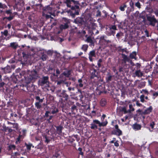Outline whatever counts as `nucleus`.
Masks as SVG:
<instances>
[{
	"label": "nucleus",
	"mask_w": 158,
	"mask_h": 158,
	"mask_svg": "<svg viewBox=\"0 0 158 158\" xmlns=\"http://www.w3.org/2000/svg\"><path fill=\"white\" fill-rule=\"evenodd\" d=\"M38 77L35 70L28 73L25 71L13 73L11 76L10 86L15 90L20 89L27 92H33L36 86L33 84H30L31 81H35Z\"/></svg>",
	"instance_id": "f257e3e1"
},
{
	"label": "nucleus",
	"mask_w": 158,
	"mask_h": 158,
	"mask_svg": "<svg viewBox=\"0 0 158 158\" xmlns=\"http://www.w3.org/2000/svg\"><path fill=\"white\" fill-rule=\"evenodd\" d=\"M60 106L62 108V111L63 112L69 110L71 111L69 113L75 114L77 112V107L74 104L73 102L70 100L68 101L67 103H61Z\"/></svg>",
	"instance_id": "f03ea898"
},
{
	"label": "nucleus",
	"mask_w": 158,
	"mask_h": 158,
	"mask_svg": "<svg viewBox=\"0 0 158 158\" xmlns=\"http://www.w3.org/2000/svg\"><path fill=\"white\" fill-rule=\"evenodd\" d=\"M90 73L91 79H98L100 77L99 69L97 66H95L94 64H93L92 67L90 68Z\"/></svg>",
	"instance_id": "7ed1b4c3"
},
{
	"label": "nucleus",
	"mask_w": 158,
	"mask_h": 158,
	"mask_svg": "<svg viewBox=\"0 0 158 158\" xmlns=\"http://www.w3.org/2000/svg\"><path fill=\"white\" fill-rule=\"evenodd\" d=\"M152 10L149 8L147 7L145 10L143 11L139 15V17L143 19V21H146V18H147V17L152 12Z\"/></svg>",
	"instance_id": "20e7f679"
},
{
	"label": "nucleus",
	"mask_w": 158,
	"mask_h": 158,
	"mask_svg": "<svg viewBox=\"0 0 158 158\" xmlns=\"http://www.w3.org/2000/svg\"><path fill=\"white\" fill-rule=\"evenodd\" d=\"M39 85L41 86H45V87H49V77L48 76H43L38 82Z\"/></svg>",
	"instance_id": "39448f33"
},
{
	"label": "nucleus",
	"mask_w": 158,
	"mask_h": 158,
	"mask_svg": "<svg viewBox=\"0 0 158 158\" xmlns=\"http://www.w3.org/2000/svg\"><path fill=\"white\" fill-rule=\"evenodd\" d=\"M35 98L36 100V102L35 104V107L37 109H41L42 107V104L43 102L44 98L40 99L39 96H35Z\"/></svg>",
	"instance_id": "423d86ee"
},
{
	"label": "nucleus",
	"mask_w": 158,
	"mask_h": 158,
	"mask_svg": "<svg viewBox=\"0 0 158 158\" xmlns=\"http://www.w3.org/2000/svg\"><path fill=\"white\" fill-rule=\"evenodd\" d=\"M66 91L65 90H63L60 93V94L59 95L60 97H61V102H63V103H67V102L69 98V96L66 93Z\"/></svg>",
	"instance_id": "0eeeda50"
},
{
	"label": "nucleus",
	"mask_w": 158,
	"mask_h": 158,
	"mask_svg": "<svg viewBox=\"0 0 158 158\" xmlns=\"http://www.w3.org/2000/svg\"><path fill=\"white\" fill-rule=\"evenodd\" d=\"M107 37L106 36L102 35L99 38V43L100 45H107L109 43H111V40L107 39Z\"/></svg>",
	"instance_id": "6e6552de"
},
{
	"label": "nucleus",
	"mask_w": 158,
	"mask_h": 158,
	"mask_svg": "<svg viewBox=\"0 0 158 158\" xmlns=\"http://www.w3.org/2000/svg\"><path fill=\"white\" fill-rule=\"evenodd\" d=\"M147 19L150 22V24L152 26H155L156 23L157 22V21L155 18L154 15H152L151 13L150 15L147 17Z\"/></svg>",
	"instance_id": "1a4fd4ad"
},
{
	"label": "nucleus",
	"mask_w": 158,
	"mask_h": 158,
	"mask_svg": "<svg viewBox=\"0 0 158 158\" xmlns=\"http://www.w3.org/2000/svg\"><path fill=\"white\" fill-rule=\"evenodd\" d=\"M76 88L77 89V91L80 93H81V89L84 88V85L83 84V81L82 79H79L77 83L75 85Z\"/></svg>",
	"instance_id": "9d476101"
},
{
	"label": "nucleus",
	"mask_w": 158,
	"mask_h": 158,
	"mask_svg": "<svg viewBox=\"0 0 158 158\" xmlns=\"http://www.w3.org/2000/svg\"><path fill=\"white\" fill-rule=\"evenodd\" d=\"M5 13L7 15H9L10 16L9 17H3L2 18L3 20H5L6 19L8 21H10L14 18L15 15H13L11 10H6L5 11Z\"/></svg>",
	"instance_id": "9b49d317"
},
{
	"label": "nucleus",
	"mask_w": 158,
	"mask_h": 158,
	"mask_svg": "<svg viewBox=\"0 0 158 158\" xmlns=\"http://www.w3.org/2000/svg\"><path fill=\"white\" fill-rule=\"evenodd\" d=\"M99 121L97 119L94 120L92 123L90 124V128L92 130H96L98 128V125L99 127Z\"/></svg>",
	"instance_id": "f8f14e48"
},
{
	"label": "nucleus",
	"mask_w": 158,
	"mask_h": 158,
	"mask_svg": "<svg viewBox=\"0 0 158 158\" xmlns=\"http://www.w3.org/2000/svg\"><path fill=\"white\" fill-rule=\"evenodd\" d=\"M78 136L77 135H73L71 137L70 136L68 139L69 142L71 143L73 147L76 146V143H73V142L75 141V139L73 138V137H74L77 139V141H78L79 140V139H78Z\"/></svg>",
	"instance_id": "ddd939ff"
},
{
	"label": "nucleus",
	"mask_w": 158,
	"mask_h": 158,
	"mask_svg": "<svg viewBox=\"0 0 158 158\" xmlns=\"http://www.w3.org/2000/svg\"><path fill=\"white\" fill-rule=\"evenodd\" d=\"M122 63L124 64H126L127 62H130L131 61L130 58L127 56L125 54L122 53Z\"/></svg>",
	"instance_id": "4468645a"
},
{
	"label": "nucleus",
	"mask_w": 158,
	"mask_h": 158,
	"mask_svg": "<svg viewBox=\"0 0 158 158\" xmlns=\"http://www.w3.org/2000/svg\"><path fill=\"white\" fill-rule=\"evenodd\" d=\"M1 70H2V71L5 74L10 73L11 72V69L10 66L9 65H7L4 68L2 67L1 68Z\"/></svg>",
	"instance_id": "2eb2a0df"
},
{
	"label": "nucleus",
	"mask_w": 158,
	"mask_h": 158,
	"mask_svg": "<svg viewBox=\"0 0 158 158\" xmlns=\"http://www.w3.org/2000/svg\"><path fill=\"white\" fill-rule=\"evenodd\" d=\"M111 134L113 135H115L119 136L122 135V132L119 128L113 130L111 131Z\"/></svg>",
	"instance_id": "dca6fc26"
},
{
	"label": "nucleus",
	"mask_w": 158,
	"mask_h": 158,
	"mask_svg": "<svg viewBox=\"0 0 158 158\" xmlns=\"http://www.w3.org/2000/svg\"><path fill=\"white\" fill-rule=\"evenodd\" d=\"M97 89L99 91L98 92L99 94H101L103 93L104 92L105 90L104 85L102 84L99 85L97 87Z\"/></svg>",
	"instance_id": "f3484780"
},
{
	"label": "nucleus",
	"mask_w": 158,
	"mask_h": 158,
	"mask_svg": "<svg viewBox=\"0 0 158 158\" xmlns=\"http://www.w3.org/2000/svg\"><path fill=\"white\" fill-rule=\"evenodd\" d=\"M71 70L66 69V70L64 72L60 75L61 77L63 75L64 76L66 77H69L71 74Z\"/></svg>",
	"instance_id": "a211bd4d"
},
{
	"label": "nucleus",
	"mask_w": 158,
	"mask_h": 158,
	"mask_svg": "<svg viewBox=\"0 0 158 158\" xmlns=\"http://www.w3.org/2000/svg\"><path fill=\"white\" fill-rule=\"evenodd\" d=\"M153 110V108L152 106H150L148 108L142 112V114L144 115L148 114L151 113Z\"/></svg>",
	"instance_id": "6ab92c4d"
},
{
	"label": "nucleus",
	"mask_w": 158,
	"mask_h": 158,
	"mask_svg": "<svg viewBox=\"0 0 158 158\" xmlns=\"http://www.w3.org/2000/svg\"><path fill=\"white\" fill-rule=\"evenodd\" d=\"M58 108L55 106H52L50 109V112L52 114H55L58 112Z\"/></svg>",
	"instance_id": "aec40b11"
},
{
	"label": "nucleus",
	"mask_w": 158,
	"mask_h": 158,
	"mask_svg": "<svg viewBox=\"0 0 158 158\" xmlns=\"http://www.w3.org/2000/svg\"><path fill=\"white\" fill-rule=\"evenodd\" d=\"M89 58L90 61L92 62L93 61V57H95L96 54L95 53V51L94 50H92L91 51L89 54Z\"/></svg>",
	"instance_id": "412c9836"
},
{
	"label": "nucleus",
	"mask_w": 158,
	"mask_h": 158,
	"mask_svg": "<svg viewBox=\"0 0 158 158\" xmlns=\"http://www.w3.org/2000/svg\"><path fill=\"white\" fill-rule=\"evenodd\" d=\"M74 22L76 24L81 25L83 22V19L82 18L78 17L74 20Z\"/></svg>",
	"instance_id": "4be33fe9"
},
{
	"label": "nucleus",
	"mask_w": 158,
	"mask_h": 158,
	"mask_svg": "<svg viewBox=\"0 0 158 158\" xmlns=\"http://www.w3.org/2000/svg\"><path fill=\"white\" fill-rule=\"evenodd\" d=\"M86 41L87 42L89 43V46H94V42L92 40L90 36H88L87 37Z\"/></svg>",
	"instance_id": "5701e85b"
},
{
	"label": "nucleus",
	"mask_w": 158,
	"mask_h": 158,
	"mask_svg": "<svg viewBox=\"0 0 158 158\" xmlns=\"http://www.w3.org/2000/svg\"><path fill=\"white\" fill-rule=\"evenodd\" d=\"M56 128V133L59 135H61L62 132V130L63 128V127L61 125H59L57 126H55Z\"/></svg>",
	"instance_id": "b1692460"
},
{
	"label": "nucleus",
	"mask_w": 158,
	"mask_h": 158,
	"mask_svg": "<svg viewBox=\"0 0 158 158\" xmlns=\"http://www.w3.org/2000/svg\"><path fill=\"white\" fill-rule=\"evenodd\" d=\"M137 52L135 51L131 53L129 55V58L131 59H134L136 60L137 58L136 57Z\"/></svg>",
	"instance_id": "393cba45"
},
{
	"label": "nucleus",
	"mask_w": 158,
	"mask_h": 158,
	"mask_svg": "<svg viewBox=\"0 0 158 158\" xmlns=\"http://www.w3.org/2000/svg\"><path fill=\"white\" fill-rule=\"evenodd\" d=\"M79 15V12L77 10H74L70 12V15L72 18H74L76 15Z\"/></svg>",
	"instance_id": "a878e982"
},
{
	"label": "nucleus",
	"mask_w": 158,
	"mask_h": 158,
	"mask_svg": "<svg viewBox=\"0 0 158 158\" xmlns=\"http://www.w3.org/2000/svg\"><path fill=\"white\" fill-rule=\"evenodd\" d=\"M107 103L106 100L104 98H102L100 102V105L102 107L105 106Z\"/></svg>",
	"instance_id": "bb28decb"
},
{
	"label": "nucleus",
	"mask_w": 158,
	"mask_h": 158,
	"mask_svg": "<svg viewBox=\"0 0 158 158\" xmlns=\"http://www.w3.org/2000/svg\"><path fill=\"white\" fill-rule=\"evenodd\" d=\"M141 126L136 123L134 124L132 126L133 129L136 130H139L141 128Z\"/></svg>",
	"instance_id": "cd10ccee"
},
{
	"label": "nucleus",
	"mask_w": 158,
	"mask_h": 158,
	"mask_svg": "<svg viewBox=\"0 0 158 158\" xmlns=\"http://www.w3.org/2000/svg\"><path fill=\"white\" fill-rule=\"evenodd\" d=\"M99 127H105L108 124V122L106 120L105 121L100 122L99 121Z\"/></svg>",
	"instance_id": "c85d7f7f"
},
{
	"label": "nucleus",
	"mask_w": 158,
	"mask_h": 158,
	"mask_svg": "<svg viewBox=\"0 0 158 158\" xmlns=\"http://www.w3.org/2000/svg\"><path fill=\"white\" fill-rule=\"evenodd\" d=\"M10 46L14 49H16L18 47V44L15 42H12L10 43Z\"/></svg>",
	"instance_id": "c756f323"
},
{
	"label": "nucleus",
	"mask_w": 158,
	"mask_h": 158,
	"mask_svg": "<svg viewBox=\"0 0 158 158\" xmlns=\"http://www.w3.org/2000/svg\"><path fill=\"white\" fill-rule=\"evenodd\" d=\"M135 73L136 76L138 77H142L143 76V73L140 70L136 71Z\"/></svg>",
	"instance_id": "7c9ffc66"
},
{
	"label": "nucleus",
	"mask_w": 158,
	"mask_h": 158,
	"mask_svg": "<svg viewBox=\"0 0 158 158\" xmlns=\"http://www.w3.org/2000/svg\"><path fill=\"white\" fill-rule=\"evenodd\" d=\"M69 27V25L67 23H65L64 25H61L60 26V28L62 29H65L68 28Z\"/></svg>",
	"instance_id": "2f4dec72"
},
{
	"label": "nucleus",
	"mask_w": 158,
	"mask_h": 158,
	"mask_svg": "<svg viewBox=\"0 0 158 158\" xmlns=\"http://www.w3.org/2000/svg\"><path fill=\"white\" fill-rule=\"evenodd\" d=\"M16 149V146L14 145L10 144L8 147V150L9 151H11L12 150H15Z\"/></svg>",
	"instance_id": "473e14b6"
},
{
	"label": "nucleus",
	"mask_w": 158,
	"mask_h": 158,
	"mask_svg": "<svg viewBox=\"0 0 158 158\" xmlns=\"http://www.w3.org/2000/svg\"><path fill=\"white\" fill-rule=\"evenodd\" d=\"M71 8L72 11L77 10L79 11V6L77 5H75L74 6H71Z\"/></svg>",
	"instance_id": "72a5a7b5"
},
{
	"label": "nucleus",
	"mask_w": 158,
	"mask_h": 158,
	"mask_svg": "<svg viewBox=\"0 0 158 158\" xmlns=\"http://www.w3.org/2000/svg\"><path fill=\"white\" fill-rule=\"evenodd\" d=\"M106 78V82H110L111 81L112 76L109 73L108 74Z\"/></svg>",
	"instance_id": "f704fd0d"
},
{
	"label": "nucleus",
	"mask_w": 158,
	"mask_h": 158,
	"mask_svg": "<svg viewBox=\"0 0 158 158\" xmlns=\"http://www.w3.org/2000/svg\"><path fill=\"white\" fill-rule=\"evenodd\" d=\"M77 31V27H75L74 28H72L71 29L70 33L73 34L75 33H78Z\"/></svg>",
	"instance_id": "c9c22d12"
},
{
	"label": "nucleus",
	"mask_w": 158,
	"mask_h": 158,
	"mask_svg": "<svg viewBox=\"0 0 158 158\" xmlns=\"http://www.w3.org/2000/svg\"><path fill=\"white\" fill-rule=\"evenodd\" d=\"M88 47V46L87 44L83 45L81 48V49L84 51L86 52L87 50Z\"/></svg>",
	"instance_id": "e433bc0d"
},
{
	"label": "nucleus",
	"mask_w": 158,
	"mask_h": 158,
	"mask_svg": "<svg viewBox=\"0 0 158 158\" xmlns=\"http://www.w3.org/2000/svg\"><path fill=\"white\" fill-rule=\"evenodd\" d=\"M25 145L27 149L28 150H30L31 149V146L32 145V144L31 143H29V144H27L26 143H25Z\"/></svg>",
	"instance_id": "4c0bfd02"
},
{
	"label": "nucleus",
	"mask_w": 158,
	"mask_h": 158,
	"mask_svg": "<svg viewBox=\"0 0 158 158\" xmlns=\"http://www.w3.org/2000/svg\"><path fill=\"white\" fill-rule=\"evenodd\" d=\"M45 142L47 143H48L51 141V139L49 137H47V136H45Z\"/></svg>",
	"instance_id": "58836bf2"
},
{
	"label": "nucleus",
	"mask_w": 158,
	"mask_h": 158,
	"mask_svg": "<svg viewBox=\"0 0 158 158\" xmlns=\"http://www.w3.org/2000/svg\"><path fill=\"white\" fill-rule=\"evenodd\" d=\"M109 28L110 30H117V27L115 25H111L109 27Z\"/></svg>",
	"instance_id": "ea45409f"
},
{
	"label": "nucleus",
	"mask_w": 158,
	"mask_h": 158,
	"mask_svg": "<svg viewBox=\"0 0 158 158\" xmlns=\"http://www.w3.org/2000/svg\"><path fill=\"white\" fill-rule=\"evenodd\" d=\"M129 109L128 110L129 113L134 110V109L133 108L132 104H129Z\"/></svg>",
	"instance_id": "a19ab883"
},
{
	"label": "nucleus",
	"mask_w": 158,
	"mask_h": 158,
	"mask_svg": "<svg viewBox=\"0 0 158 158\" xmlns=\"http://www.w3.org/2000/svg\"><path fill=\"white\" fill-rule=\"evenodd\" d=\"M12 125V127L15 128L16 130H17L18 129L19 125L18 123H13Z\"/></svg>",
	"instance_id": "79ce46f5"
},
{
	"label": "nucleus",
	"mask_w": 158,
	"mask_h": 158,
	"mask_svg": "<svg viewBox=\"0 0 158 158\" xmlns=\"http://www.w3.org/2000/svg\"><path fill=\"white\" fill-rule=\"evenodd\" d=\"M127 7V5L124 4L123 6H121L119 7L120 10L122 11H124L125 10L124 8Z\"/></svg>",
	"instance_id": "37998d69"
},
{
	"label": "nucleus",
	"mask_w": 158,
	"mask_h": 158,
	"mask_svg": "<svg viewBox=\"0 0 158 158\" xmlns=\"http://www.w3.org/2000/svg\"><path fill=\"white\" fill-rule=\"evenodd\" d=\"M117 50L118 52L123 53V48H122L121 47L119 46L117 48Z\"/></svg>",
	"instance_id": "c03bdc74"
},
{
	"label": "nucleus",
	"mask_w": 158,
	"mask_h": 158,
	"mask_svg": "<svg viewBox=\"0 0 158 158\" xmlns=\"http://www.w3.org/2000/svg\"><path fill=\"white\" fill-rule=\"evenodd\" d=\"M47 56L46 54H43L42 55V56H41V59L42 60L44 61H45L46 60V59H47Z\"/></svg>",
	"instance_id": "a18cd8bd"
},
{
	"label": "nucleus",
	"mask_w": 158,
	"mask_h": 158,
	"mask_svg": "<svg viewBox=\"0 0 158 158\" xmlns=\"http://www.w3.org/2000/svg\"><path fill=\"white\" fill-rule=\"evenodd\" d=\"M110 17L113 19V21L114 22L117 21V19L116 18V15L115 14H112L111 15Z\"/></svg>",
	"instance_id": "49530a36"
},
{
	"label": "nucleus",
	"mask_w": 158,
	"mask_h": 158,
	"mask_svg": "<svg viewBox=\"0 0 158 158\" xmlns=\"http://www.w3.org/2000/svg\"><path fill=\"white\" fill-rule=\"evenodd\" d=\"M140 101L143 103L145 101L144 100V95L143 94L141 95L140 97Z\"/></svg>",
	"instance_id": "de8ad7c7"
},
{
	"label": "nucleus",
	"mask_w": 158,
	"mask_h": 158,
	"mask_svg": "<svg viewBox=\"0 0 158 158\" xmlns=\"http://www.w3.org/2000/svg\"><path fill=\"white\" fill-rule=\"evenodd\" d=\"M22 55L23 57L27 59L29 56V55L27 54H26L25 52H22Z\"/></svg>",
	"instance_id": "09e8293b"
},
{
	"label": "nucleus",
	"mask_w": 158,
	"mask_h": 158,
	"mask_svg": "<svg viewBox=\"0 0 158 158\" xmlns=\"http://www.w3.org/2000/svg\"><path fill=\"white\" fill-rule=\"evenodd\" d=\"M115 30H110L109 35H113L114 36V35L115 34Z\"/></svg>",
	"instance_id": "8fccbe9b"
},
{
	"label": "nucleus",
	"mask_w": 158,
	"mask_h": 158,
	"mask_svg": "<svg viewBox=\"0 0 158 158\" xmlns=\"http://www.w3.org/2000/svg\"><path fill=\"white\" fill-rule=\"evenodd\" d=\"M82 148L80 147L78 149V150L79 152V154L83 156L84 155V153L82 152Z\"/></svg>",
	"instance_id": "3c124183"
},
{
	"label": "nucleus",
	"mask_w": 158,
	"mask_h": 158,
	"mask_svg": "<svg viewBox=\"0 0 158 158\" xmlns=\"http://www.w3.org/2000/svg\"><path fill=\"white\" fill-rule=\"evenodd\" d=\"M121 111L123 112L124 114L129 113L128 110H127L126 108L125 107H124L122 108Z\"/></svg>",
	"instance_id": "603ef678"
},
{
	"label": "nucleus",
	"mask_w": 158,
	"mask_h": 158,
	"mask_svg": "<svg viewBox=\"0 0 158 158\" xmlns=\"http://www.w3.org/2000/svg\"><path fill=\"white\" fill-rule=\"evenodd\" d=\"M153 97V98L154 99L155 98L158 96V92H155L153 93L152 94Z\"/></svg>",
	"instance_id": "864d4df0"
},
{
	"label": "nucleus",
	"mask_w": 158,
	"mask_h": 158,
	"mask_svg": "<svg viewBox=\"0 0 158 158\" xmlns=\"http://www.w3.org/2000/svg\"><path fill=\"white\" fill-rule=\"evenodd\" d=\"M56 82L57 85H60L64 83V81L63 80H60L59 81H57Z\"/></svg>",
	"instance_id": "5fc2aeb1"
},
{
	"label": "nucleus",
	"mask_w": 158,
	"mask_h": 158,
	"mask_svg": "<svg viewBox=\"0 0 158 158\" xmlns=\"http://www.w3.org/2000/svg\"><path fill=\"white\" fill-rule=\"evenodd\" d=\"M64 84L66 85V87H69L71 85V82L69 81H64Z\"/></svg>",
	"instance_id": "6e6d98bb"
},
{
	"label": "nucleus",
	"mask_w": 158,
	"mask_h": 158,
	"mask_svg": "<svg viewBox=\"0 0 158 158\" xmlns=\"http://www.w3.org/2000/svg\"><path fill=\"white\" fill-rule=\"evenodd\" d=\"M31 8H32V6L31 7L30 6H27L26 7H24V8L26 9V10L27 11H30L31 10Z\"/></svg>",
	"instance_id": "4d7b16f0"
},
{
	"label": "nucleus",
	"mask_w": 158,
	"mask_h": 158,
	"mask_svg": "<svg viewBox=\"0 0 158 158\" xmlns=\"http://www.w3.org/2000/svg\"><path fill=\"white\" fill-rule=\"evenodd\" d=\"M153 4L156 6H158V0H153Z\"/></svg>",
	"instance_id": "13d9d810"
},
{
	"label": "nucleus",
	"mask_w": 158,
	"mask_h": 158,
	"mask_svg": "<svg viewBox=\"0 0 158 158\" xmlns=\"http://www.w3.org/2000/svg\"><path fill=\"white\" fill-rule=\"evenodd\" d=\"M135 5L139 8L141 7L140 4L139 2L135 3Z\"/></svg>",
	"instance_id": "bf43d9fd"
},
{
	"label": "nucleus",
	"mask_w": 158,
	"mask_h": 158,
	"mask_svg": "<svg viewBox=\"0 0 158 158\" xmlns=\"http://www.w3.org/2000/svg\"><path fill=\"white\" fill-rule=\"evenodd\" d=\"M118 141L116 140L114 143V145L116 147H118L119 146V143H118Z\"/></svg>",
	"instance_id": "052dcab7"
},
{
	"label": "nucleus",
	"mask_w": 158,
	"mask_h": 158,
	"mask_svg": "<svg viewBox=\"0 0 158 158\" xmlns=\"http://www.w3.org/2000/svg\"><path fill=\"white\" fill-rule=\"evenodd\" d=\"M142 91L144 94H146L147 95H148L149 94L147 90L143 89Z\"/></svg>",
	"instance_id": "680f3d73"
},
{
	"label": "nucleus",
	"mask_w": 158,
	"mask_h": 158,
	"mask_svg": "<svg viewBox=\"0 0 158 158\" xmlns=\"http://www.w3.org/2000/svg\"><path fill=\"white\" fill-rule=\"evenodd\" d=\"M144 32L145 33V35L147 37H149V32L147 30H146L144 31Z\"/></svg>",
	"instance_id": "e2e57ef3"
},
{
	"label": "nucleus",
	"mask_w": 158,
	"mask_h": 158,
	"mask_svg": "<svg viewBox=\"0 0 158 158\" xmlns=\"http://www.w3.org/2000/svg\"><path fill=\"white\" fill-rule=\"evenodd\" d=\"M50 113V112L47 111H46L45 114V116L46 117H49V114Z\"/></svg>",
	"instance_id": "0e129e2a"
},
{
	"label": "nucleus",
	"mask_w": 158,
	"mask_h": 158,
	"mask_svg": "<svg viewBox=\"0 0 158 158\" xmlns=\"http://www.w3.org/2000/svg\"><path fill=\"white\" fill-rule=\"evenodd\" d=\"M155 125V123L154 122H152L150 124V126L151 127L152 129H153L154 128V125Z\"/></svg>",
	"instance_id": "69168bd1"
},
{
	"label": "nucleus",
	"mask_w": 158,
	"mask_h": 158,
	"mask_svg": "<svg viewBox=\"0 0 158 158\" xmlns=\"http://www.w3.org/2000/svg\"><path fill=\"white\" fill-rule=\"evenodd\" d=\"M124 69L122 67H119V72H123Z\"/></svg>",
	"instance_id": "338daca9"
},
{
	"label": "nucleus",
	"mask_w": 158,
	"mask_h": 158,
	"mask_svg": "<svg viewBox=\"0 0 158 158\" xmlns=\"http://www.w3.org/2000/svg\"><path fill=\"white\" fill-rule=\"evenodd\" d=\"M60 156L59 153H58L57 152L54 155V157L57 158Z\"/></svg>",
	"instance_id": "774afa93"
}]
</instances>
